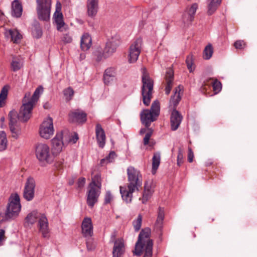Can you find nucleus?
Instances as JSON below:
<instances>
[{
  "instance_id": "1",
  "label": "nucleus",
  "mask_w": 257,
  "mask_h": 257,
  "mask_svg": "<svg viewBox=\"0 0 257 257\" xmlns=\"http://www.w3.org/2000/svg\"><path fill=\"white\" fill-rule=\"evenodd\" d=\"M127 188L120 186V193L122 199L127 203H131L133 198V193L139 191L142 185V175L139 170L133 167L127 169Z\"/></svg>"
},
{
  "instance_id": "2",
  "label": "nucleus",
  "mask_w": 257,
  "mask_h": 257,
  "mask_svg": "<svg viewBox=\"0 0 257 257\" xmlns=\"http://www.w3.org/2000/svg\"><path fill=\"white\" fill-rule=\"evenodd\" d=\"M29 106L23 102L19 113L14 109L11 110L9 113V127L14 138H17L19 134V131L17 128L18 120L26 122L31 116V106Z\"/></svg>"
},
{
  "instance_id": "3",
  "label": "nucleus",
  "mask_w": 257,
  "mask_h": 257,
  "mask_svg": "<svg viewBox=\"0 0 257 257\" xmlns=\"http://www.w3.org/2000/svg\"><path fill=\"white\" fill-rule=\"evenodd\" d=\"M151 229L148 228L143 229L139 235L138 239L136 243L134 254L141 256L145 251L144 257H152L153 246V240L150 238Z\"/></svg>"
},
{
  "instance_id": "4",
  "label": "nucleus",
  "mask_w": 257,
  "mask_h": 257,
  "mask_svg": "<svg viewBox=\"0 0 257 257\" xmlns=\"http://www.w3.org/2000/svg\"><path fill=\"white\" fill-rule=\"evenodd\" d=\"M142 95L144 104L148 106L152 98V92L153 90L154 82L150 77L146 68L142 69Z\"/></svg>"
},
{
  "instance_id": "5",
  "label": "nucleus",
  "mask_w": 257,
  "mask_h": 257,
  "mask_svg": "<svg viewBox=\"0 0 257 257\" xmlns=\"http://www.w3.org/2000/svg\"><path fill=\"white\" fill-rule=\"evenodd\" d=\"M21 208L20 199L18 194L11 196L5 212L6 219H13L16 218L19 215Z\"/></svg>"
},
{
  "instance_id": "6",
  "label": "nucleus",
  "mask_w": 257,
  "mask_h": 257,
  "mask_svg": "<svg viewBox=\"0 0 257 257\" xmlns=\"http://www.w3.org/2000/svg\"><path fill=\"white\" fill-rule=\"evenodd\" d=\"M36 3L38 18L41 21H48L50 19L51 0H36Z\"/></svg>"
},
{
  "instance_id": "7",
  "label": "nucleus",
  "mask_w": 257,
  "mask_h": 257,
  "mask_svg": "<svg viewBox=\"0 0 257 257\" xmlns=\"http://www.w3.org/2000/svg\"><path fill=\"white\" fill-rule=\"evenodd\" d=\"M35 153L37 158L40 162L50 164L53 161V157L50 152L49 147L43 143H39L35 147Z\"/></svg>"
},
{
  "instance_id": "8",
  "label": "nucleus",
  "mask_w": 257,
  "mask_h": 257,
  "mask_svg": "<svg viewBox=\"0 0 257 257\" xmlns=\"http://www.w3.org/2000/svg\"><path fill=\"white\" fill-rule=\"evenodd\" d=\"M143 40L142 38L137 39L131 44L129 48L128 61L130 63L136 62L142 50Z\"/></svg>"
},
{
  "instance_id": "9",
  "label": "nucleus",
  "mask_w": 257,
  "mask_h": 257,
  "mask_svg": "<svg viewBox=\"0 0 257 257\" xmlns=\"http://www.w3.org/2000/svg\"><path fill=\"white\" fill-rule=\"evenodd\" d=\"M40 135L41 137L45 139H49L54 133L53 119L51 117H48L43 121L40 127Z\"/></svg>"
},
{
  "instance_id": "10",
  "label": "nucleus",
  "mask_w": 257,
  "mask_h": 257,
  "mask_svg": "<svg viewBox=\"0 0 257 257\" xmlns=\"http://www.w3.org/2000/svg\"><path fill=\"white\" fill-rule=\"evenodd\" d=\"M35 181L32 177H29L25 184L23 192L24 198L27 201L32 200L34 197Z\"/></svg>"
},
{
  "instance_id": "11",
  "label": "nucleus",
  "mask_w": 257,
  "mask_h": 257,
  "mask_svg": "<svg viewBox=\"0 0 257 257\" xmlns=\"http://www.w3.org/2000/svg\"><path fill=\"white\" fill-rule=\"evenodd\" d=\"M120 44L119 37L112 38L106 44L104 49V58L110 56L116 51L117 47Z\"/></svg>"
},
{
  "instance_id": "12",
  "label": "nucleus",
  "mask_w": 257,
  "mask_h": 257,
  "mask_svg": "<svg viewBox=\"0 0 257 257\" xmlns=\"http://www.w3.org/2000/svg\"><path fill=\"white\" fill-rule=\"evenodd\" d=\"M43 91V88L42 86H38L35 90L33 96L29 99V97L30 96V93H29L25 95V96L23 98V102L26 104L27 105H30L31 106V110H32L35 103L38 101L40 94Z\"/></svg>"
},
{
  "instance_id": "13",
  "label": "nucleus",
  "mask_w": 257,
  "mask_h": 257,
  "mask_svg": "<svg viewBox=\"0 0 257 257\" xmlns=\"http://www.w3.org/2000/svg\"><path fill=\"white\" fill-rule=\"evenodd\" d=\"M197 8L198 5L196 3H194L186 9L182 16V21L184 24L187 25L191 24L194 20Z\"/></svg>"
},
{
  "instance_id": "14",
  "label": "nucleus",
  "mask_w": 257,
  "mask_h": 257,
  "mask_svg": "<svg viewBox=\"0 0 257 257\" xmlns=\"http://www.w3.org/2000/svg\"><path fill=\"white\" fill-rule=\"evenodd\" d=\"M63 132L56 134L55 137L52 140V150L54 155H58L62 150L64 145L62 141Z\"/></svg>"
},
{
  "instance_id": "15",
  "label": "nucleus",
  "mask_w": 257,
  "mask_h": 257,
  "mask_svg": "<svg viewBox=\"0 0 257 257\" xmlns=\"http://www.w3.org/2000/svg\"><path fill=\"white\" fill-rule=\"evenodd\" d=\"M99 189L93 187L89 186L88 187L87 203L91 208H92L98 201V198L100 193Z\"/></svg>"
},
{
  "instance_id": "16",
  "label": "nucleus",
  "mask_w": 257,
  "mask_h": 257,
  "mask_svg": "<svg viewBox=\"0 0 257 257\" xmlns=\"http://www.w3.org/2000/svg\"><path fill=\"white\" fill-rule=\"evenodd\" d=\"M54 17L57 24V29L58 31H62V28L64 26L65 23L63 21V14L61 13V4L58 1L56 5V11Z\"/></svg>"
},
{
  "instance_id": "17",
  "label": "nucleus",
  "mask_w": 257,
  "mask_h": 257,
  "mask_svg": "<svg viewBox=\"0 0 257 257\" xmlns=\"http://www.w3.org/2000/svg\"><path fill=\"white\" fill-rule=\"evenodd\" d=\"M87 114L82 110L77 109L69 114V121L72 122L83 123L86 121Z\"/></svg>"
},
{
  "instance_id": "18",
  "label": "nucleus",
  "mask_w": 257,
  "mask_h": 257,
  "mask_svg": "<svg viewBox=\"0 0 257 257\" xmlns=\"http://www.w3.org/2000/svg\"><path fill=\"white\" fill-rule=\"evenodd\" d=\"M183 116L176 108L173 109L170 117L171 126L172 131H176L179 126Z\"/></svg>"
},
{
  "instance_id": "19",
  "label": "nucleus",
  "mask_w": 257,
  "mask_h": 257,
  "mask_svg": "<svg viewBox=\"0 0 257 257\" xmlns=\"http://www.w3.org/2000/svg\"><path fill=\"white\" fill-rule=\"evenodd\" d=\"M82 233L83 235L86 237H91L93 235V226L90 218H85L81 225Z\"/></svg>"
},
{
  "instance_id": "20",
  "label": "nucleus",
  "mask_w": 257,
  "mask_h": 257,
  "mask_svg": "<svg viewBox=\"0 0 257 257\" xmlns=\"http://www.w3.org/2000/svg\"><path fill=\"white\" fill-rule=\"evenodd\" d=\"M141 119L146 127H149L152 122L156 120V116L149 109H144L140 114Z\"/></svg>"
},
{
  "instance_id": "21",
  "label": "nucleus",
  "mask_w": 257,
  "mask_h": 257,
  "mask_svg": "<svg viewBox=\"0 0 257 257\" xmlns=\"http://www.w3.org/2000/svg\"><path fill=\"white\" fill-rule=\"evenodd\" d=\"M95 133L98 146L100 148H103L105 144L106 136L104 130L99 123L96 125Z\"/></svg>"
},
{
  "instance_id": "22",
  "label": "nucleus",
  "mask_w": 257,
  "mask_h": 257,
  "mask_svg": "<svg viewBox=\"0 0 257 257\" xmlns=\"http://www.w3.org/2000/svg\"><path fill=\"white\" fill-rule=\"evenodd\" d=\"M124 251V244L122 239H116L113 248V257H121Z\"/></svg>"
},
{
  "instance_id": "23",
  "label": "nucleus",
  "mask_w": 257,
  "mask_h": 257,
  "mask_svg": "<svg viewBox=\"0 0 257 257\" xmlns=\"http://www.w3.org/2000/svg\"><path fill=\"white\" fill-rule=\"evenodd\" d=\"M87 8L88 16L91 18L95 17L98 10V0H88Z\"/></svg>"
},
{
  "instance_id": "24",
  "label": "nucleus",
  "mask_w": 257,
  "mask_h": 257,
  "mask_svg": "<svg viewBox=\"0 0 257 257\" xmlns=\"http://www.w3.org/2000/svg\"><path fill=\"white\" fill-rule=\"evenodd\" d=\"M166 87L165 89V93L168 95L172 89L173 86V82L174 80V72L172 69H169L165 75Z\"/></svg>"
},
{
  "instance_id": "25",
  "label": "nucleus",
  "mask_w": 257,
  "mask_h": 257,
  "mask_svg": "<svg viewBox=\"0 0 257 257\" xmlns=\"http://www.w3.org/2000/svg\"><path fill=\"white\" fill-rule=\"evenodd\" d=\"M183 89L182 85H179L176 87L174 90V95L171 97L170 100V106H172L173 109L176 108V107L178 104L179 102L181 100V96L180 95V92Z\"/></svg>"
},
{
  "instance_id": "26",
  "label": "nucleus",
  "mask_w": 257,
  "mask_h": 257,
  "mask_svg": "<svg viewBox=\"0 0 257 257\" xmlns=\"http://www.w3.org/2000/svg\"><path fill=\"white\" fill-rule=\"evenodd\" d=\"M39 226L40 231L42 233L43 236L47 237L48 236L49 229L47 219L45 216H42L39 220Z\"/></svg>"
},
{
  "instance_id": "27",
  "label": "nucleus",
  "mask_w": 257,
  "mask_h": 257,
  "mask_svg": "<svg viewBox=\"0 0 257 257\" xmlns=\"http://www.w3.org/2000/svg\"><path fill=\"white\" fill-rule=\"evenodd\" d=\"M164 216L165 211L164 208L159 207L158 210L157 218L155 223V228L157 230H162Z\"/></svg>"
},
{
  "instance_id": "28",
  "label": "nucleus",
  "mask_w": 257,
  "mask_h": 257,
  "mask_svg": "<svg viewBox=\"0 0 257 257\" xmlns=\"http://www.w3.org/2000/svg\"><path fill=\"white\" fill-rule=\"evenodd\" d=\"M12 15L16 18H20L22 14L23 8L18 0H15L12 4Z\"/></svg>"
},
{
  "instance_id": "29",
  "label": "nucleus",
  "mask_w": 257,
  "mask_h": 257,
  "mask_svg": "<svg viewBox=\"0 0 257 257\" xmlns=\"http://www.w3.org/2000/svg\"><path fill=\"white\" fill-rule=\"evenodd\" d=\"M115 72L112 68L106 69L103 74V81L105 84L109 85L115 77Z\"/></svg>"
},
{
  "instance_id": "30",
  "label": "nucleus",
  "mask_w": 257,
  "mask_h": 257,
  "mask_svg": "<svg viewBox=\"0 0 257 257\" xmlns=\"http://www.w3.org/2000/svg\"><path fill=\"white\" fill-rule=\"evenodd\" d=\"M6 37L10 36L11 41L14 43H19L22 38V35L17 30H9L5 33Z\"/></svg>"
},
{
  "instance_id": "31",
  "label": "nucleus",
  "mask_w": 257,
  "mask_h": 257,
  "mask_svg": "<svg viewBox=\"0 0 257 257\" xmlns=\"http://www.w3.org/2000/svg\"><path fill=\"white\" fill-rule=\"evenodd\" d=\"M91 38L88 34L83 35L81 38L80 46L83 51L88 50L91 46Z\"/></svg>"
},
{
  "instance_id": "32",
  "label": "nucleus",
  "mask_w": 257,
  "mask_h": 257,
  "mask_svg": "<svg viewBox=\"0 0 257 257\" xmlns=\"http://www.w3.org/2000/svg\"><path fill=\"white\" fill-rule=\"evenodd\" d=\"M92 181L89 184V187H97L98 189L101 188V177L99 173L94 174L93 171L91 172Z\"/></svg>"
},
{
  "instance_id": "33",
  "label": "nucleus",
  "mask_w": 257,
  "mask_h": 257,
  "mask_svg": "<svg viewBox=\"0 0 257 257\" xmlns=\"http://www.w3.org/2000/svg\"><path fill=\"white\" fill-rule=\"evenodd\" d=\"M153 194V191L151 187L148 185V182H146L144 185V190L142 198V203L143 204L146 203L147 201L151 198Z\"/></svg>"
},
{
  "instance_id": "34",
  "label": "nucleus",
  "mask_w": 257,
  "mask_h": 257,
  "mask_svg": "<svg viewBox=\"0 0 257 257\" xmlns=\"http://www.w3.org/2000/svg\"><path fill=\"white\" fill-rule=\"evenodd\" d=\"M160 153L156 152L154 154L152 158V172L153 174H155L158 169L160 164Z\"/></svg>"
},
{
  "instance_id": "35",
  "label": "nucleus",
  "mask_w": 257,
  "mask_h": 257,
  "mask_svg": "<svg viewBox=\"0 0 257 257\" xmlns=\"http://www.w3.org/2000/svg\"><path fill=\"white\" fill-rule=\"evenodd\" d=\"M209 3L208 5V14L211 15L216 10L218 6L220 5L221 0H209Z\"/></svg>"
},
{
  "instance_id": "36",
  "label": "nucleus",
  "mask_w": 257,
  "mask_h": 257,
  "mask_svg": "<svg viewBox=\"0 0 257 257\" xmlns=\"http://www.w3.org/2000/svg\"><path fill=\"white\" fill-rule=\"evenodd\" d=\"M23 62L21 59L13 58L11 63V68L13 71L16 72L20 70L23 67Z\"/></svg>"
},
{
  "instance_id": "37",
  "label": "nucleus",
  "mask_w": 257,
  "mask_h": 257,
  "mask_svg": "<svg viewBox=\"0 0 257 257\" xmlns=\"http://www.w3.org/2000/svg\"><path fill=\"white\" fill-rule=\"evenodd\" d=\"M9 89V85L4 86L0 92V107H3L5 104V100L7 98L8 90Z\"/></svg>"
},
{
  "instance_id": "38",
  "label": "nucleus",
  "mask_w": 257,
  "mask_h": 257,
  "mask_svg": "<svg viewBox=\"0 0 257 257\" xmlns=\"http://www.w3.org/2000/svg\"><path fill=\"white\" fill-rule=\"evenodd\" d=\"M32 34L33 36L37 39H39L42 37L43 32L39 24L36 23L34 25L32 29Z\"/></svg>"
},
{
  "instance_id": "39",
  "label": "nucleus",
  "mask_w": 257,
  "mask_h": 257,
  "mask_svg": "<svg viewBox=\"0 0 257 257\" xmlns=\"http://www.w3.org/2000/svg\"><path fill=\"white\" fill-rule=\"evenodd\" d=\"M7 139L5 132H0V151L5 150L7 146Z\"/></svg>"
},
{
  "instance_id": "40",
  "label": "nucleus",
  "mask_w": 257,
  "mask_h": 257,
  "mask_svg": "<svg viewBox=\"0 0 257 257\" xmlns=\"http://www.w3.org/2000/svg\"><path fill=\"white\" fill-rule=\"evenodd\" d=\"M152 113L157 117L160 113V103L158 100L154 101L151 105L150 110Z\"/></svg>"
},
{
  "instance_id": "41",
  "label": "nucleus",
  "mask_w": 257,
  "mask_h": 257,
  "mask_svg": "<svg viewBox=\"0 0 257 257\" xmlns=\"http://www.w3.org/2000/svg\"><path fill=\"white\" fill-rule=\"evenodd\" d=\"M38 217V213L37 211H33L27 216L26 218V222L28 224H32L34 223Z\"/></svg>"
},
{
  "instance_id": "42",
  "label": "nucleus",
  "mask_w": 257,
  "mask_h": 257,
  "mask_svg": "<svg viewBox=\"0 0 257 257\" xmlns=\"http://www.w3.org/2000/svg\"><path fill=\"white\" fill-rule=\"evenodd\" d=\"M213 48L211 44L207 45L203 51V58L205 60L209 59L213 54Z\"/></svg>"
},
{
  "instance_id": "43",
  "label": "nucleus",
  "mask_w": 257,
  "mask_h": 257,
  "mask_svg": "<svg viewBox=\"0 0 257 257\" xmlns=\"http://www.w3.org/2000/svg\"><path fill=\"white\" fill-rule=\"evenodd\" d=\"M116 156V154L114 152L111 151L109 153V155L106 157L105 158L102 159L100 161V164L101 166L104 165V164L112 162Z\"/></svg>"
},
{
  "instance_id": "44",
  "label": "nucleus",
  "mask_w": 257,
  "mask_h": 257,
  "mask_svg": "<svg viewBox=\"0 0 257 257\" xmlns=\"http://www.w3.org/2000/svg\"><path fill=\"white\" fill-rule=\"evenodd\" d=\"M63 92L65 99L67 101L71 100L74 95V91L71 87L65 89Z\"/></svg>"
},
{
  "instance_id": "45",
  "label": "nucleus",
  "mask_w": 257,
  "mask_h": 257,
  "mask_svg": "<svg viewBox=\"0 0 257 257\" xmlns=\"http://www.w3.org/2000/svg\"><path fill=\"white\" fill-rule=\"evenodd\" d=\"M212 83V87L213 91L216 94L220 91L222 88V85L221 82L217 79H215Z\"/></svg>"
},
{
  "instance_id": "46",
  "label": "nucleus",
  "mask_w": 257,
  "mask_h": 257,
  "mask_svg": "<svg viewBox=\"0 0 257 257\" xmlns=\"http://www.w3.org/2000/svg\"><path fill=\"white\" fill-rule=\"evenodd\" d=\"M142 217L139 214L137 217V219L133 221V225L136 231H138L142 225Z\"/></svg>"
},
{
  "instance_id": "47",
  "label": "nucleus",
  "mask_w": 257,
  "mask_h": 257,
  "mask_svg": "<svg viewBox=\"0 0 257 257\" xmlns=\"http://www.w3.org/2000/svg\"><path fill=\"white\" fill-rule=\"evenodd\" d=\"M186 63L188 69L190 72L193 71L192 65L193 64L192 55H190L187 57Z\"/></svg>"
},
{
  "instance_id": "48",
  "label": "nucleus",
  "mask_w": 257,
  "mask_h": 257,
  "mask_svg": "<svg viewBox=\"0 0 257 257\" xmlns=\"http://www.w3.org/2000/svg\"><path fill=\"white\" fill-rule=\"evenodd\" d=\"M183 163V154L181 148H179L177 155V165L180 166Z\"/></svg>"
},
{
  "instance_id": "49",
  "label": "nucleus",
  "mask_w": 257,
  "mask_h": 257,
  "mask_svg": "<svg viewBox=\"0 0 257 257\" xmlns=\"http://www.w3.org/2000/svg\"><path fill=\"white\" fill-rule=\"evenodd\" d=\"M245 43L243 41L237 40L234 43V46L237 49H242L245 47Z\"/></svg>"
},
{
  "instance_id": "50",
  "label": "nucleus",
  "mask_w": 257,
  "mask_h": 257,
  "mask_svg": "<svg viewBox=\"0 0 257 257\" xmlns=\"http://www.w3.org/2000/svg\"><path fill=\"white\" fill-rule=\"evenodd\" d=\"M86 246L88 250H93L96 247V243L92 239H90L86 241Z\"/></svg>"
},
{
  "instance_id": "51",
  "label": "nucleus",
  "mask_w": 257,
  "mask_h": 257,
  "mask_svg": "<svg viewBox=\"0 0 257 257\" xmlns=\"http://www.w3.org/2000/svg\"><path fill=\"white\" fill-rule=\"evenodd\" d=\"M62 41L64 43H70L72 41V38L69 34H64L62 38Z\"/></svg>"
},
{
  "instance_id": "52",
  "label": "nucleus",
  "mask_w": 257,
  "mask_h": 257,
  "mask_svg": "<svg viewBox=\"0 0 257 257\" xmlns=\"http://www.w3.org/2000/svg\"><path fill=\"white\" fill-rule=\"evenodd\" d=\"M112 195H111L110 191H107L106 193L104 198V203L105 204L109 203L112 200Z\"/></svg>"
},
{
  "instance_id": "53",
  "label": "nucleus",
  "mask_w": 257,
  "mask_h": 257,
  "mask_svg": "<svg viewBox=\"0 0 257 257\" xmlns=\"http://www.w3.org/2000/svg\"><path fill=\"white\" fill-rule=\"evenodd\" d=\"M151 135H152V133L151 132L147 133L145 135V137L144 138V144L145 145H147L148 144L149 140H150V138L151 137Z\"/></svg>"
},
{
  "instance_id": "54",
  "label": "nucleus",
  "mask_w": 257,
  "mask_h": 257,
  "mask_svg": "<svg viewBox=\"0 0 257 257\" xmlns=\"http://www.w3.org/2000/svg\"><path fill=\"white\" fill-rule=\"evenodd\" d=\"M194 154L192 149L190 148L188 149V162L191 163L193 161Z\"/></svg>"
},
{
  "instance_id": "55",
  "label": "nucleus",
  "mask_w": 257,
  "mask_h": 257,
  "mask_svg": "<svg viewBox=\"0 0 257 257\" xmlns=\"http://www.w3.org/2000/svg\"><path fill=\"white\" fill-rule=\"evenodd\" d=\"M85 183V179L83 177L79 178L77 181V185L79 188H82Z\"/></svg>"
},
{
  "instance_id": "56",
  "label": "nucleus",
  "mask_w": 257,
  "mask_h": 257,
  "mask_svg": "<svg viewBox=\"0 0 257 257\" xmlns=\"http://www.w3.org/2000/svg\"><path fill=\"white\" fill-rule=\"evenodd\" d=\"M96 55H97V61H100L102 59V58L103 56L104 57V53L103 54H102L100 52H97L96 53Z\"/></svg>"
},
{
  "instance_id": "57",
  "label": "nucleus",
  "mask_w": 257,
  "mask_h": 257,
  "mask_svg": "<svg viewBox=\"0 0 257 257\" xmlns=\"http://www.w3.org/2000/svg\"><path fill=\"white\" fill-rule=\"evenodd\" d=\"M78 140V136L77 134H75L72 139H70V141H72L73 143H75Z\"/></svg>"
},
{
  "instance_id": "58",
  "label": "nucleus",
  "mask_w": 257,
  "mask_h": 257,
  "mask_svg": "<svg viewBox=\"0 0 257 257\" xmlns=\"http://www.w3.org/2000/svg\"><path fill=\"white\" fill-rule=\"evenodd\" d=\"M200 89H201V91H202V92H204V91L205 90V86H203V85H202V86H201V88H200Z\"/></svg>"
},
{
  "instance_id": "59",
  "label": "nucleus",
  "mask_w": 257,
  "mask_h": 257,
  "mask_svg": "<svg viewBox=\"0 0 257 257\" xmlns=\"http://www.w3.org/2000/svg\"><path fill=\"white\" fill-rule=\"evenodd\" d=\"M1 121L2 122H4V121H5V117H2L1 118Z\"/></svg>"
},
{
  "instance_id": "60",
  "label": "nucleus",
  "mask_w": 257,
  "mask_h": 257,
  "mask_svg": "<svg viewBox=\"0 0 257 257\" xmlns=\"http://www.w3.org/2000/svg\"><path fill=\"white\" fill-rule=\"evenodd\" d=\"M144 132V131H143V130H141V131H140V133L141 134L143 133Z\"/></svg>"
}]
</instances>
